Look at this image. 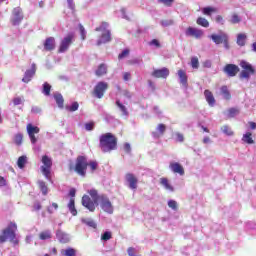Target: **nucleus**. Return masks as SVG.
<instances>
[{
    "mask_svg": "<svg viewBox=\"0 0 256 256\" xmlns=\"http://www.w3.org/2000/svg\"><path fill=\"white\" fill-rule=\"evenodd\" d=\"M102 153H111L117 149V137L113 133L102 134L99 138Z\"/></svg>",
    "mask_w": 256,
    "mask_h": 256,
    "instance_id": "1",
    "label": "nucleus"
},
{
    "mask_svg": "<svg viewBox=\"0 0 256 256\" xmlns=\"http://www.w3.org/2000/svg\"><path fill=\"white\" fill-rule=\"evenodd\" d=\"M17 224L15 222H10L9 225L2 230L0 234V243H13L14 245H19V240L17 239Z\"/></svg>",
    "mask_w": 256,
    "mask_h": 256,
    "instance_id": "2",
    "label": "nucleus"
},
{
    "mask_svg": "<svg viewBox=\"0 0 256 256\" xmlns=\"http://www.w3.org/2000/svg\"><path fill=\"white\" fill-rule=\"evenodd\" d=\"M88 193L90 197L89 195H84L82 197V205L93 213L97 205H99V201H101V195H99V192L96 189H91Z\"/></svg>",
    "mask_w": 256,
    "mask_h": 256,
    "instance_id": "3",
    "label": "nucleus"
},
{
    "mask_svg": "<svg viewBox=\"0 0 256 256\" xmlns=\"http://www.w3.org/2000/svg\"><path fill=\"white\" fill-rule=\"evenodd\" d=\"M95 31L102 33L97 40V45L111 42V30H109L108 22H101V24L95 28Z\"/></svg>",
    "mask_w": 256,
    "mask_h": 256,
    "instance_id": "4",
    "label": "nucleus"
},
{
    "mask_svg": "<svg viewBox=\"0 0 256 256\" xmlns=\"http://www.w3.org/2000/svg\"><path fill=\"white\" fill-rule=\"evenodd\" d=\"M239 66L242 69V71L239 74V79H246L247 81H249V79H251V75L256 74L255 67H253L251 63L245 60L240 61Z\"/></svg>",
    "mask_w": 256,
    "mask_h": 256,
    "instance_id": "5",
    "label": "nucleus"
},
{
    "mask_svg": "<svg viewBox=\"0 0 256 256\" xmlns=\"http://www.w3.org/2000/svg\"><path fill=\"white\" fill-rule=\"evenodd\" d=\"M87 167H89V162L86 156H78L76 158V163L74 166V171L80 177H85L87 175Z\"/></svg>",
    "mask_w": 256,
    "mask_h": 256,
    "instance_id": "6",
    "label": "nucleus"
},
{
    "mask_svg": "<svg viewBox=\"0 0 256 256\" xmlns=\"http://www.w3.org/2000/svg\"><path fill=\"white\" fill-rule=\"evenodd\" d=\"M73 41H75V33H68L60 42L58 53H65V51H68L69 47L73 45Z\"/></svg>",
    "mask_w": 256,
    "mask_h": 256,
    "instance_id": "7",
    "label": "nucleus"
},
{
    "mask_svg": "<svg viewBox=\"0 0 256 256\" xmlns=\"http://www.w3.org/2000/svg\"><path fill=\"white\" fill-rule=\"evenodd\" d=\"M42 163L43 165L41 166V171L44 177L46 179H51V167H53V160L49 158V156L44 155L42 156Z\"/></svg>",
    "mask_w": 256,
    "mask_h": 256,
    "instance_id": "8",
    "label": "nucleus"
},
{
    "mask_svg": "<svg viewBox=\"0 0 256 256\" xmlns=\"http://www.w3.org/2000/svg\"><path fill=\"white\" fill-rule=\"evenodd\" d=\"M107 89H109V84L107 82L100 81L95 85L92 95L97 99H103Z\"/></svg>",
    "mask_w": 256,
    "mask_h": 256,
    "instance_id": "9",
    "label": "nucleus"
},
{
    "mask_svg": "<svg viewBox=\"0 0 256 256\" xmlns=\"http://www.w3.org/2000/svg\"><path fill=\"white\" fill-rule=\"evenodd\" d=\"M210 39L216 44V45H221L223 43L224 47L226 49H229V36L225 33H220V34H212L210 35Z\"/></svg>",
    "mask_w": 256,
    "mask_h": 256,
    "instance_id": "10",
    "label": "nucleus"
},
{
    "mask_svg": "<svg viewBox=\"0 0 256 256\" xmlns=\"http://www.w3.org/2000/svg\"><path fill=\"white\" fill-rule=\"evenodd\" d=\"M100 207L101 209L105 212L108 213L109 215H112L113 213V204L111 203V200H109V197L107 195L102 194L100 195Z\"/></svg>",
    "mask_w": 256,
    "mask_h": 256,
    "instance_id": "11",
    "label": "nucleus"
},
{
    "mask_svg": "<svg viewBox=\"0 0 256 256\" xmlns=\"http://www.w3.org/2000/svg\"><path fill=\"white\" fill-rule=\"evenodd\" d=\"M26 131L32 145H35V143H37V137L35 135L39 134L41 129L38 126L28 123L26 126Z\"/></svg>",
    "mask_w": 256,
    "mask_h": 256,
    "instance_id": "12",
    "label": "nucleus"
},
{
    "mask_svg": "<svg viewBox=\"0 0 256 256\" xmlns=\"http://www.w3.org/2000/svg\"><path fill=\"white\" fill-rule=\"evenodd\" d=\"M21 21H23V10L21 7H16L12 11L11 23L12 25H20Z\"/></svg>",
    "mask_w": 256,
    "mask_h": 256,
    "instance_id": "13",
    "label": "nucleus"
},
{
    "mask_svg": "<svg viewBox=\"0 0 256 256\" xmlns=\"http://www.w3.org/2000/svg\"><path fill=\"white\" fill-rule=\"evenodd\" d=\"M240 69L236 64H226L223 68V73L227 75V77H237Z\"/></svg>",
    "mask_w": 256,
    "mask_h": 256,
    "instance_id": "14",
    "label": "nucleus"
},
{
    "mask_svg": "<svg viewBox=\"0 0 256 256\" xmlns=\"http://www.w3.org/2000/svg\"><path fill=\"white\" fill-rule=\"evenodd\" d=\"M185 33L187 37H194L195 39H201L204 35L203 30L191 26L186 29Z\"/></svg>",
    "mask_w": 256,
    "mask_h": 256,
    "instance_id": "15",
    "label": "nucleus"
},
{
    "mask_svg": "<svg viewBox=\"0 0 256 256\" xmlns=\"http://www.w3.org/2000/svg\"><path fill=\"white\" fill-rule=\"evenodd\" d=\"M169 75V70L168 68H161V69H156L152 72V77H155L156 79H167Z\"/></svg>",
    "mask_w": 256,
    "mask_h": 256,
    "instance_id": "16",
    "label": "nucleus"
},
{
    "mask_svg": "<svg viewBox=\"0 0 256 256\" xmlns=\"http://www.w3.org/2000/svg\"><path fill=\"white\" fill-rule=\"evenodd\" d=\"M169 167L173 173L181 176L185 175V168L179 162H171Z\"/></svg>",
    "mask_w": 256,
    "mask_h": 256,
    "instance_id": "17",
    "label": "nucleus"
},
{
    "mask_svg": "<svg viewBox=\"0 0 256 256\" xmlns=\"http://www.w3.org/2000/svg\"><path fill=\"white\" fill-rule=\"evenodd\" d=\"M125 179L127 183H129L130 189H133V190L137 189V183L139 180H137V177H135V174L127 173L125 176Z\"/></svg>",
    "mask_w": 256,
    "mask_h": 256,
    "instance_id": "18",
    "label": "nucleus"
},
{
    "mask_svg": "<svg viewBox=\"0 0 256 256\" xmlns=\"http://www.w3.org/2000/svg\"><path fill=\"white\" fill-rule=\"evenodd\" d=\"M165 131H167V126L165 124H158L156 131L152 132V136L154 139H159V137L165 135Z\"/></svg>",
    "mask_w": 256,
    "mask_h": 256,
    "instance_id": "19",
    "label": "nucleus"
},
{
    "mask_svg": "<svg viewBox=\"0 0 256 256\" xmlns=\"http://www.w3.org/2000/svg\"><path fill=\"white\" fill-rule=\"evenodd\" d=\"M178 77L180 79L181 85L187 89V87H189L187 72H185V70H178Z\"/></svg>",
    "mask_w": 256,
    "mask_h": 256,
    "instance_id": "20",
    "label": "nucleus"
},
{
    "mask_svg": "<svg viewBox=\"0 0 256 256\" xmlns=\"http://www.w3.org/2000/svg\"><path fill=\"white\" fill-rule=\"evenodd\" d=\"M44 49L45 51H53L55 49V38L48 37L44 42Z\"/></svg>",
    "mask_w": 256,
    "mask_h": 256,
    "instance_id": "21",
    "label": "nucleus"
},
{
    "mask_svg": "<svg viewBox=\"0 0 256 256\" xmlns=\"http://www.w3.org/2000/svg\"><path fill=\"white\" fill-rule=\"evenodd\" d=\"M204 96L208 105H210V107H214L216 101H215V96H213V92H211L210 90H205Z\"/></svg>",
    "mask_w": 256,
    "mask_h": 256,
    "instance_id": "22",
    "label": "nucleus"
},
{
    "mask_svg": "<svg viewBox=\"0 0 256 256\" xmlns=\"http://www.w3.org/2000/svg\"><path fill=\"white\" fill-rule=\"evenodd\" d=\"M56 237L60 243H69V235L63 230H57Z\"/></svg>",
    "mask_w": 256,
    "mask_h": 256,
    "instance_id": "23",
    "label": "nucleus"
},
{
    "mask_svg": "<svg viewBox=\"0 0 256 256\" xmlns=\"http://www.w3.org/2000/svg\"><path fill=\"white\" fill-rule=\"evenodd\" d=\"M243 143H246V145H253L255 144V140H253V134L251 132H246L242 136Z\"/></svg>",
    "mask_w": 256,
    "mask_h": 256,
    "instance_id": "24",
    "label": "nucleus"
},
{
    "mask_svg": "<svg viewBox=\"0 0 256 256\" xmlns=\"http://www.w3.org/2000/svg\"><path fill=\"white\" fill-rule=\"evenodd\" d=\"M236 43L239 47H245V44L247 43V35L243 33L238 34Z\"/></svg>",
    "mask_w": 256,
    "mask_h": 256,
    "instance_id": "25",
    "label": "nucleus"
},
{
    "mask_svg": "<svg viewBox=\"0 0 256 256\" xmlns=\"http://www.w3.org/2000/svg\"><path fill=\"white\" fill-rule=\"evenodd\" d=\"M160 184L167 190V191H175V188L171 186V183H169V179L163 177L160 178Z\"/></svg>",
    "mask_w": 256,
    "mask_h": 256,
    "instance_id": "26",
    "label": "nucleus"
},
{
    "mask_svg": "<svg viewBox=\"0 0 256 256\" xmlns=\"http://www.w3.org/2000/svg\"><path fill=\"white\" fill-rule=\"evenodd\" d=\"M220 93L221 95H223V98L226 100V101H230L231 99V92L229 91V88L227 86H222L220 88Z\"/></svg>",
    "mask_w": 256,
    "mask_h": 256,
    "instance_id": "27",
    "label": "nucleus"
},
{
    "mask_svg": "<svg viewBox=\"0 0 256 256\" xmlns=\"http://www.w3.org/2000/svg\"><path fill=\"white\" fill-rule=\"evenodd\" d=\"M95 74L97 75V77H103V75H107V65L100 64Z\"/></svg>",
    "mask_w": 256,
    "mask_h": 256,
    "instance_id": "28",
    "label": "nucleus"
},
{
    "mask_svg": "<svg viewBox=\"0 0 256 256\" xmlns=\"http://www.w3.org/2000/svg\"><path fill=\"white\" fill-rule=\"evenodd\" d=\"M35 75V70H26L24 77L22 78L23 83H29Z\"/></svg>",
    "mask_w": 256,
    "mask_h": 256,
    "instance_id": "29",
    "label": "nucleus"
},
{
    "mask_svg": "<svg viewBox=\"0 0 256 256\" xmlns=\"http://www.w3.org/2000/svg\"><path fill=\"white\" fill-rule=\"evenodd\" d=\"M54 99H55L56 104L58 105L59 109H63L64 103H65V99H63V95L55 94Z\"/></svg>",
    "mask_w": 256,
    "mask_h": 256,
    "instance_id": "30",
    "label": "nucleus"
},
{
    "mask_svg": "<svg viewBox=\"0 0 256 256\" xmlns=\"http://www.w3.org/2000/svg\"><path fill=\"white\" fill-rule=\"evenodd\" d=\"M51 237H53V235L51 234L50 230H44L39 234V239L41 241H47V239H51Z\"/></svg>",
    "mask_w": 256,
    "mask_h": 256,
    "instance_id": "31",
    "label": "nucleus"
},
{
    "mask_svg": "<svg viewBox=\"0 0 256 256\" xmlns=\"http://www.w3.org/2000/svg\"><path fill=\"white\" fill-rule=\"evenodd\" d=\"M68 209L70 213L75 217L77 215V209L75 208V198H71L68 204Z\"/></svg>",
    "mask_w": 256,
    "mask_h": 256,
    "instance_id": "32",
    "label": "nucleus"
},
{
    "mask_svg": "<svg viewBox=\"0 0 256 256\" xmlns=\"http://www.w3.org/2000/svg\"><path fill=\"white\" fill-rule=\"evenodd\" d=\"M202 13H203V15H207L208 17H211V15H213V13H217V8L204 7V8H202Z\"/></svg>",
    "mask_w": 256,
    "mask_h": 256,
    "instance_id": "33",
    "label": "nucleus"
},
{
    "mask_svg": "<svg viewBox=\"0 0 256 256\" xmlns=\"http://www.w3.org/2000/svg\"><path fill=\"white\" fill-rule=\"evenodd\" d=\"M38 187L40 191H42V195H47V193H49V188L47 187L45 181H38Z\"/></svg>",
    "mask_w": 256,
    "mask_h": 256,
    "instance_id": "34",
    "label": "nucleus"
},
{
    "mask_svg": "<svg viewBox=\"0 0 256 256\" xmlns=\"http://www.w3.org/2000/svg\"><path fill=\"white\" fill-rule=\"evenodd\" d=\"M17 165L19 169H25V165H27V156H20L18 158Z\"/></svg>",
    "mask_w": 256,
    "mask_h": 256,
    "instance_id": "35",
    "label": "nucleus"
},
{
    "mask_svg": "<svg viewBox=\"0 0 256 256\" xmlns=\"http://www.w3.org/2000/svg\"><path fill=\"white\" fill-rule=\"evenodd\" d=\"M82 223H84L88 227H92V229H97V223H95V221H93V219L91 218L82 219Z\"/></svg>",
    "mask_w": 256,
    "mask_h": 256,
    "instance_id": "36",
    "label": "nucleus"
},
{
    "mask_svg": "<svg viewBox=\"0 0 256 256\" xmlns=\"http://www.w3.org/2000/svg\"><path fill=\"white\" fill-rule=\"evenodd\" d=\"M229 23H231L232 25H237V23H241V17L238 16L237 13H233L231 15V18L229 19Z\"/></svg>",
    "mask_w": 256,
    "mask_h": 256,
    "instance_id": "37",
    "label": "nucleus"
},
{
    "mask_svg": "<svg viewBox=\"0 0 256 256\" xmlns=\"http://www.w3.org/2000/svg\"><path fill=\"white\" fill-rule=\"evenodd\" d=\"M196 23L197 25H200V27H209V21L203 17H198Z\"/></svg>",
    "mask_w": 256,
    "mask_h": 256,
    "instance_id": "38",
    "label": "nucleus"
},
{
    "mask_svg": "<svg viewBox=\"0 0 256 256\" xmlns=\"http://www.w3.org/2000/svg\"><path fill=\"white\" fill-rule=\"evenodd\" d=\"M14 143L15 145H17L18 147H20V145H23V134L22 133H17L14 136Z\"/></svg>",
    "mask_w": 256,
    "mask_h": 256,
    "instance_id": "39",
    "label": "nucleus"
},
{
    "mask_svg": "<svg viewBox=\"0 0 256 256\" xmlns=\"http://www.w3.org/2000/svg\"><path fill=\"white\" fill-rule=\"evenodd\" d=\"M116 105L123 115H129V112H127V107H125V105H123L120 100L116 101Z\"/></svg>",
    "mask_w": 256,
    "mask_h": 256,
    "instance_id": "40",
    "label": "nucleus"
},
{
    "mask_svg": "<svg viewBox=\"0 0 256 256\" xmlns=\"http://www.w3.org/2000/svg\"><path fill=\"white\" fill-rule=\"evenodd\" d=\"M42 93H44L46 95V97H49V95H51V86L49 83L45 82L43 84V91Z\"/></svg>",
    "mask_w": 256,
    "mask_h": 256,
    "instance_id": "41",
    "label": "nucleus"
},
{
    "mask_svg": "<svg viewBox=\"0 0 256 256\" xmlns=\"http://www.w3.org/2000/svg\"><path fill=\"white\" fill-rule=\"evenodd\" d=\"M221 131L225 134L228 135L229 137H231L233 135V130H231V128L227 125H224L221 127Z\"/></svg>",
    "mask_w": 256,
    "mask_h": 256,
    "instance_id": "42",
    "label": "nucleus"
},
{
    "mask_svg": "<svg viewBox=\"0 0 256 256\" xmlns=\"http://www.w3.org/2000/svg\"><path fill=\"white\" fill-rule=\"evenodd\" d=\"M76 253L77 252L73 248H68L66 250H62V255H65V256H75Z\"/></svg>",
    "mask_w": 256,
    "mask_h": 256,
    "instance_id": "43",
    "label": "nucleus"
},
{
    "mask_svg": "<svg viewBox=\"0 0 256 256\" xmlns=\"http://www.w3.org/2000/svg\"><path fill=\"white\" fill-rule=\"evenodd\" d=\"M112 238H113V233H111L110 231L104 232L103 235L101 236L102 241H109Z\"/></svg>",
    "mask_w": 256,
    "mask_h": 256,
    "instance_id": "44",
    "label": "nucleus"
},
{
    "mask_svg": "<svg viewBox=\"0 0 256 256\" xmlns=\"http://www.w3.org/2000/svg\"><path fill=\"white\" fill-rule=\"evenodd\" d=\"M191 67L192 69H199V58L197 57L191 58Z\"/></svg>",
    "mask_w": 256,
    "mask_h": 256,
    "instance_id": "45",
    "label": "nucleus"
},
{
    "mask_svg": "<svg viewBox=\"0 0 256 256\" xmlns=\"http://www.w3.org/2000/svg\"><path fill=\"white\" fill-rule=\"evenodd\" d=\"M235 115H239V109L237 108H230L228 109V117L233 118Z\"/></svg>",
    "mask_w": 256,
    "mask_h": 256,
    "instance_id": "46",
    "label": "nucleus"
},
{
    "mask_svg": "<svg viewBox=\"0 0 256 256\" xmlns=\"http://www.w3.org/2000/svg\"><path fill=\"white\" fill-rule=\"evenodd\" d=\"M67 111H70V113H73L79 109V103L78 102H73L70 107H66Z\"/></svg>",
    "mask_w": 256,
    "mask_h": 256,
    "instance_id": "47",
    "label": "nucleus"
},
{
    "mask_svg": "<svg viewBox=\"0 0 256 256\" xmlns=\"http://www.w3.org/2000/svg\"><path fill=\"white\" fill-rule=\"evenodd\" d=\"M79 29H80V36L82 41H85L87 39V31H85V27H83L81 24H79Z\"/></svg>",
    "mask_w": 256,
    "mask_h": 256,
    "instance_id": "48",
    "label": "nucleus"
},
{
    "mask_svg": "<svg viewBox=\"0 0 256 256\" xmlns=\"http://www.w3.org/2000/svg\"><path fill=\"white\" fill-rule=\"evenodd\" d=\"M88 167H90L93 173L94 171H97V167H99V164L97 163V161H90L88 162Z\"/></svg>",
    "mask_w": 256,
    "mask_h": 256,
    "instance_id": "49",
    "label": "nucleus"
},
{
    "mask_svg": "<svg viewBox=\"0 0 256 256\" xmlns=\"http://www.w3.org/2000/svg\"><path fill=\"white\" fill-rule=\"evenodd\" d=\"M131 51L128 49V48H126V49H124L123 51H122V53H120L119 55H118V59H125V57H129V53H130Z\"/></svg>",
    "mask_w": 256,
    "mask_h": 256,
    "instance_id": "50",
    "label": "nucleus"
},
{
    "mask_svg": "<svg viewBox=\"0 0 256 256\" xmlns=\"http://www.w3.org/2000/svg\"><path fill=\"white\" fill-rule=\"evenodd\" d=\"M41 209H43L41 202H39V201L34 202V204L32 206V211H41Z\"/></svg>",
    "mask_w": 256,
    "mask_h": 256,
    "instance_id": "51",
    "label": "nucleus"
},
{
    "mask_svg": "<svg viewBox=\"0 0 256 256\" xmlns=\"http://www.w3.org/2000/svg\"><path fill=\"white\" fill-rule=\"evenodd\" d=\"M168 207H170V209H173V211H177V209H178L177 201L169 200L168 201Z\"/></svg>",
    "mask_w": 256,
    "mask_h": 256,
    "instance_id": "52",
    "label": "nucleus"
},
{
    "mask_svg": "<svg viewBox=\"0 0 256 256\" xmlns=\"http://www.w3.org/2000/svg\"><path fill=\"white\" fill-rule=\"evenodd\" d=\"M158 3H162V5H165L166 7H171V5L175 3V0H158Z\"/></svg>",
    "mask_w": 256,
    "mask_h": 256,
    "instance_id": "53",
    "label": "nucleus"
},
{
    "mask_svg": "<svg viewBox=\"0 0 256 256\" xmlns=\"http://www.w3.org/2000/svg\"><path fill=\"white\" fill-rule=\"evenodd\" d=\"M86 131H93L95 129V122L91 121L85 124Z\"/></svg>",
    "mask_w": 256,
    "mask_h": 256,
    "instance_id": "54",
    "label": "nucleus"
},
{
    "mask_svg": "<svg viewBox=\"0 0 256 256\" xmlns=\"http://www.w3.org/2000/svg\"><path fill=\"white\" fill-rule=\"evenodd\" d=\"M216 23H219L220 25H225V20L223 19V16L217 15L215 18Z\"/></svg>",
    "mask_w": 256,
    "mask_h": 256,
    "instance_id": "55",
    "label": "nucleus"
},
{
    "mask_svg": "<svg viewBox=\"0 0 256 256\" xmlns=\"http://www.w3.org/2000/svg\"><path fill=\"white\" fill-rule=\"evenodd\" d=\"M176 141H178V143H183V141H185V137L183 136V134L176 133Z\"/></svg>",
    "mask_w": 256,
    "mask_h": 256,
    "instance_id": "56",
    "label": "nucleus"
},
{
    "mask_svg": "<svg viewBox=\"0 0 256 256\" xmlns=\"http://www.w3.org/2000/svg\"><path fill=\"white\" fill-rule=\"evenodd\" d=\"M142 61L139 58H135L128 61V65H139V62Z\"/></svg>",
    "mask_w": 256,
    "mask_h": 256,
    "instance_id": "57",
    "label": "nucleus"
},
{
    "mask_svg": "<svg viewBox=\"0 0 256 256\" xmlns=\"http://www.w3.org/2000/svg\"><path fill=\"white\" fill-rule=\"evenodd\" d=\"M14 105H21L23 103V99L21 97H16L13 99Z\"/></svg>",
    "mask_w": 256,
    "mask_h": 256,
    "instance_id": "58",
    "label": "nucleus"
},
{
    "mask_svg": "<svg viewBox=\"0 0 256 256\" xmlns=\"http://www.w3.org/2000/svg\"><path fill=\"white\" fill-rule=\"evenodd\" d=\"M203 67H205L206 69H211L212 67V63L210 60H206L204 63H203Z\"/></svg>",
    "mask_w": 256,
    "mask_h": 256,
    "instance_id": "59",
    "label": "nucleus"
},
{
    "mask_svg": "<svg viewBox=\"0 0 256 256\" xmlns=\"http://www.w3.org/2000/svg\"><path fill=\"white\" fill-rule=\"evenodd\" d=\"M7 185V180H5V177L0 176V187H5Z\"/></svg>",
    "mask_w": 256,
    "mask_h": 256,
    "instance_id": "60",
    "label": "nucleus"
},
{
    "mask_svg": "<svg viewBox=\"0 0 256 256\" xmlns=\"http://www.w3.org/2000/svg\"><path fill=\"white\" fill-rule=\"evenodd\" d=\"M150 45H155V47H161V43H159V40H157V39H153L150 42Z\"/></svg>",
    "mask_w": 256,
    "mask_h": 256,
    "instance_id": "61",
    "label": "nucleus"
},
{
    "mask_svg": "<svg viewBox=\"0 0 256 256\" xmlns=\"http://www.w3.org/2000/svg\"><path fill=\"white\" fill-rule=\"evenodd\" d=\"M123 79H124V81H129V79H131V73L125 72L123 74Z\"/></svg>",
    "mask_w": 256,
    "mask_h": 256,
    "instance_id": "62",
    "label": "nucleus"
},
{
    "mask_svg": "<svg viewBox=\"0 0 256 256\" xmlns=\"http://www.w3.org/2000/svg\"><path fill=\"white\" fill-rule=\"evenodd\" d=\"M76 193H77V190H75V188H72L69 191V196L72 197V199H73V197H75Z\"/></svg>",
    "mask_w": 256,
    "mask_h": 256,
    "instance_id": "63",
    "label": "nucleus"
},
{
    "mask_svg": "<svg viewBox=\"0 0 256 256\" xmlns=\"http://www.w3.org/2000/svg\"><path fill=\"white\" fill-rule=\"evenodd\" d=\"M250 129L255 130L256 129V123L255 122H249Z\"/></svg>",
    "mask_w": 256,
    "mask_h": 256,
    "instance_id": "64",
    "label": "nucleus"
}]
</instances>
